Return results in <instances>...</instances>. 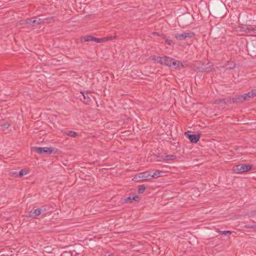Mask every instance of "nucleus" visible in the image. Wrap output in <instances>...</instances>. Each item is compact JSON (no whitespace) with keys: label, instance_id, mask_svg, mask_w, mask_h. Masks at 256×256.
Returning a JSON list of instances; mask_svg holds the SVG:
<instances>
[{"label":"nucleus","instance_id":"nucleus-5","mask_svg":"<svg viewBox=\"0 0 256 256\" xmlns=\"http://www.w3.org/2000/svg\"><path fill=\"white\" fill-rule=\"evenodd\" d=\"M151 179L150 174L148 172H140L134 176L133 180L136 182L146 181Z\"/></svg>","mask_w":256,"mask_h":256},{"label":"nucleus","instance_id":"nucleus-31","mask_svg":"<svg viewBox=\"0 0 256 256\" xmlns=\"http://www.w3.org/2000/svg\"><path fill=\"white\" fill-rule=\"evenodd\" d=\"M252 32L253 36L256 35V27L253 28V30H252Z\"/></svg>","mask_w":256,"mask_h":256},{"label":"nucleus","instance_id":"nucleus-23","mask_svg":"<svg viewBox=\"0 0 256 256\" xmlns=\"http://www.w3.org/2000/svg\"><path fill=\"white\" fill-rule=\"evenodd\" d=\"M249 98H253L256 96V89L253 90L252 91L248 92Z\"/></svg>","mask_w":256,"mask_h":256},{"label":"nucleus","instance_id":"nucleus-17","mask_svg":"<svg viewBox=\"0 0 256 256\" xmlns=\"http://www.w3.org/2000/svg\"><path fill=\"white\" fill-rule=\"evenodd\" d=\"M66 136H69L72 137V138H76L77 136V134L75 132L69 130L67 132H64Z\"/></svg>","mask_w":256,"mask_h":256},{"label":"nucleus","instance_id":"nucleus-33","mask_svg":"<svg viewBox=\"0 0 256 256\" xmlns=\"http://www.w3.org/2000/svg\"><path fill=\"white\" fill-rule=\"evenodd\" d=\"M66 254V252H64L63 254H62V256H64V254Z\"/></svg>","mask_w":256,"mask_h":256},{"label":"nucleus","instance_id":"nucleus-20","mask_svg":"<svg viewBox=\"0 0 256 256\" xmlns=\"http://www.w3.org/2000/svg\"><path fill=\"white\" fill-rule=\"evenodd\" d=\"M227 66H228V68H227L228 70H233L236 67L235 64L234 63L232 62H228Z\"/></svg>","mask_w":256,"mask_h":256},{"label":"nucleus","instance_id":"nucleus-9","mask_svg":"<svg viewBox=\"0 0 256 256\" xmlns=\"http://www.w3.org/2000/svg\"><path fill=\"white\" fill-rule=\"evenodd\" d=\"M232 104V98L228 97L222 99H216L214 100V104Z\"/></svg>","mask_w":256,"mask_h":256},{"label":"nucleus","instance_id":"nucleus-18","mask_svg":"<svg viewBox=\"0 0 256 256\" xmlns=\"http://www.w3.org/2000/svg\"><path fill=\"white\" fill-rule=\"evenodd\" d=\"M146 188L144 185V184L140 185L138 186V192L139 194H142L146 190Z\"/></svg>","mask_w":256,"mask_h":256},{"label":"nucleus","instance_id":"nucleus-30","mask_svg":"<svg viewBox=\"0 0 256 256\" xmlns=\"http://www.w3.org/2000/svg\"><path fill=\"white\" fill-rule=\"evenodd\" d=\"M256 225H246V228H256Z\"/></svg>","mask_w":256,"mask_h":256},{"label":"nucleus","instance_id":"nucleus-8","mask_svg":"<svg viewBox=\"0 0 256 256\" xmlns=\"http://www.w3.org/2000/svg\"><path fill=\"white\" fill-rule=\"evenodd\" d=\"M184 134L192 143H196L199 140L200 138V136L198 134H189L188 132H186Z\"/></svg>","mask_w":256,"mask_h":256},{"label":"nucleus","instance_id":"nucleus-3","mask_svg":"<svg viewBox=\"0 0 256 256\" xmlns=\"http://www.w3.org/2000/svg\"><path fill=\"white\" fill-rule=\"evenodd\" d=\"M252 168V165L242 164L235 166L234 167L233 170L235 173L240 174L248 171L250 170Z\"/></svg>","mask_w":256,"mask_h":256},{"label":"nucleus","instance_id":"nucleus-1","mask_svg":"<svg viewBox=\"0 0 256 256\" xmlns=\"http://www.w3.org/2000/svg\"><path fill=\"white\" fill-rule=\"evenodd\" d=\"M226 8L223 4H218L212 8V12L216 18H222L224 16Z\"/></svg>","mask_w":256,"mask_h":256},{"label":"nucleus","instance_id":"nucleus-29","mask_svg":"<svg viewBox=\"0 0 256 256\" xmlns=\"http://www.w3.org/2000/svg\"><path fill=\"white\" fill-rule=\"evenodd\" d=\"M166 42L170 46L172 44V40H168V39L166 40Z\"/></svg>","mask_w":256,"mask_h":256},{"label":"nucleus","instance_id":"nucleus-11","mask_svg":"<svg viewBox=\"0 0 256 256\" xmlns=\"http://www.w3.org/2000/svg\"><path fill=\"white\" fill-rule=\"evenodd\" d=\"M41 214V210L38 208L36 210H31L28 213V216L36 217L38 216Z\"/></svg>","mask_w":256,"mask_h":256},{"label":"nucleus","instance_id":"nucleus-28","mask_svg":"<svg viewBox=\"0 0 256 256\" xmlns=\"http://www.w3.org/2000/svg\"><path fill=\"white\" fill-rule=\"evenodd\" d=\"M132 200L133 201H138L139 200V197L138 196H134L132 198Z\"/></svg>","mask_w":256,"mask_h":256},{"label":"nucleus","instance_id":"nucleus-12","mask_svg":"<svg viewBox=\"0 0 256 256\" xmlns=\"http://www.w3.org/2000/svg\"><path fill=\"white\" fill-rule=\"evenodd\" d=\"M25 21L26 24H32L33 26L34 25V24H40L42 22V20L40 18L34 20L32 19H26Z\"/></svg>","mask_w":256,"mask_h":256},{"label":"nucleus","instance_id":"nucleus-26","mask_svg":"<svg viewBox=\"0 0 256 256\" xmlns=\"http://www.w3.org/2000/svg\"><path fill=\"white\" fill-rule=\"evenodd\" d=\"M124 202L126 203H132V198L128 196L124 198Z\"/></svg>","mask_w":256,"mask_h":256},{"label":"nucleus","instance_id":"nucleus-7","mask_svg":"<svg viewBox=\"0 0 256 256\" xmlns=\"http://www.w3.org/2000/svg\"><path fill=\"white\" fill-rule=\"evenodd\" d=\"M249 96L248 93L244 94L242 95L236 96L232 98V103H239L247 100L249 99Z\"/></svg>","mask_w":256,"mask_h":256},{"label":"nucleus","instance_id":"nucleus-10","mask_svg":"<svg viewBox=\"0 0 256 256\" xmlns=\"http://www.w3.org/2000/svg\"><path fill=\"white\" fill-rule=\"evenodd\" d=\"M170 67L180 69L183 67V65L180 61L173 58V60L172 61Z\"/></svg>","mask_w":256,"mask_h":256},{"label":"nucleus","instance_id":"nucleus-15","mask_svg":"<svg viewBox=\"0 0 256 256\" xmlns=\"http://www.w3.org/2000/svg\"><path fill=\"white\" fill-rule=\"evenodd\" d=\"M252 30H253V27L252 26H243L241 28V30L243 32H246L248 34L252 35Z\"/></svg>","mask_w":256,"mask_h":256},{"label":"nucleus","instance_id":"nucleus-6","mask_svg":"<svg viewBox=\"0 0 256 256\" xmlns=\"http://www.w3.org/2000/svg\"><path fill=\"white\" fill-rule=\"evenodd\" d=\"M194 36V34L192 32H183L182 34H176L174 37L179 40H184L186 38H191Z\"/></svg>","mask_w":256,"mask_h":256},{"label":"nucleus","instance_id":"nucleus-19","mask_svg":"<svg viewBox=\"0 0 256 256\" xmlns=\"http://www.w3.org/2000/svg\"><path fill=\"white\" fill-rule=\"evenodd\" d=\"M164 156V155H162L160 154H158L154 155V160L157 162H162V161H159V160H160L162 157Z\"/></svg>","mask_w":256,"mask_h":256},{"label":"nucleus","instance_id":"nucleus-34","mask_svg":"<svg viewBox=\"0 0 256 256\" xmlns=\"http://www.w3.org/2000/svg\"><path fill=\"white\" fill-rule=\"evenodd\" d=\"M158 34V33H156V32H154V33H153V34Z\"/></svg>","mask_w":256,"mask_h":256},{"label":"nucleus","instance_id":"nucleus-22","mask_svg":"<svg viewBox=\"0 0 256 256\" xmlns=\"http://www.w3.org/2000/svg\"><path fill=\"white\" fill-rule=\"evenodd\" d=\"M92 41L95 42L97 43H102L105 41V38H100L94 36Z\"/></svg>","mask_w":256,"mask_h":256},{"label":"nucleus","instance_id":"nucleus-21","mask_svg":"<svg viewBox=\"0 0 256 256\" xmlns=\"http://www.w3.org/2000/svg\"><path fill=\"white\" fill-rule=\"evenodd\" d=\"M28 174V172L27 170H21L18 174H16V176H18L20 178L22 177L24 175L26 174Z\"/></svg>","mask_w":256,"mask_h":256},{"label":"nucleus","instance_id":"nucleus-27","mask_svg":"<svg viewBox=\"0 0 256 256\" xmlns=\"http://www.w3.org/2000/svg\"><path fill=\"white\" fill-rule=\"evenodd\" d=\"M219 232L222 234H231L232 233V232L230 230L219 231Z\"/></svg>","mask_w":256,"mask_h":256},{"label":"nucleus","instance_id":"nucleus-16","mask_svg":"<svg viewBox=\"0 0 256 256\" xmlns=\"http://www.w3.org/2000/svg\"><path fill=\"white\" fill-rule=\"evenodd\" d=\"M163 173L162 171H160L159 170H156L153 174L150 175V178H158V177L162 176V174Z\"/></svg>","mask_w":256,"mask_h":256},{"label":"nucleus","instance_id":"nucleus-14","mask_svg":"<svg viewBox=\"0 0 256 256\" xmlns=\"http://www.w3.org/2000/svg\"><path fill=\"white\" fill-rule=\"evenodd\" d=\"M82 94L84 99V102L86 104H88L91 100V98L89 96V93L88 92H82Z\"/></svg>","mask_w":256,"mask_h":256},{"label":"nucleus","instance_id":"nucleus-24","mask_svg":"<svg viewBox=\"0 0 256 256\" xmlns=\"http://www.w3.org/2000/svg\"><path fill=\"white\" fill-rule=\"evenodd\" d=\"M93 36H88L83 38L84 42H90L92 41Z\"/></svg>","mask_w":256,"mask_h":256},{"label":"nucleus","instance_id":"nucleus-25","mask_svg":"<svg viewBox=\"0 0 256 256\" xmlns=\"http://www.w3.org/2000/svg\"><path fill=\"white\" fill-rule=\"evenodd\" d=\"M1 126L4 129H6L9 127L10 124L8 122H4L1 124Z\"/></svg>","mask_w":256,"mask_h":256},{"label":"nucleus","instance_id":"nucleus-4","mask_svg":"<svg viewBox=\"0 0 256 256\" xmlns=\"http://www.w3.org/2000/svg\"><path fill=\"white\" fill-rule=\"evenodd\" d=\"M32 150L38 152L39 154H44L48 155L51 154L54 150V148L52 147L50 148H42V147H33L32 148Z\"/></svg>","mask_w":256,"mask_h":256},{"label":"nucleus","instance_id":"nucleus-2","mask_svg":"<svg viewBox=\"0 0 256 256\" xmlns=\"http://www.w3.org/2000/svg\"><path fill=\"white\" fill-rule=\"evenodd\" d=\"M152 59L158 63L168 66H170L172 61L173 60V58L166 56L160 57L154 56Z\"/></svg>","mask_w":256,"mask_h":256},{"label":"nucleus","instance_id":"nucleus-13","mask_svg":"<svg viewBox=\"0 0 256 256\" xmlns=\"http://www.w3.org/2000/svg\"><path fill=\"white\" fill-rule=\"evenodd\" d=\"M176 156L175 155L170 154V155H166L164 154V156L161 158L160 160H159V161H167L168 160H174L176 158Z\"/></svg>","mask_w":256,"mask_h":256},{"label":"nucleus","instance_id":"nucleus-32","mask_svg":"<svg viewBox=\"0 0 256 256\" xmlns=\"http://www.w3.org/2000/svg\"><path fill=\"white\" fill-rule=\"evenodd\" d=\"M114 38H115V36H110V37H108V38H105V41H106V40H112Z\"/></svg>","mask_w":256,"mask_h":256}]
</instances>
